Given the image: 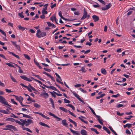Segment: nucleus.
Listing matches in <instances>:
<instances>
[{
	"instance_id": "obj_44",
	"label": "nucleus",
	"mask_w": 135,
	"mask_h": 135,
	"mask_svg": "<svg viewBox=\"0 0 135 135\" xmlns=\"http://www.w3.org/2000/svg\"><path fill=\"white\" fill-rule=\"evenodd\" d=\"M64 101L65 103H69L70 102V101H69L68 100H67L66 98L64 99Z\"/></svg>"
},
{
	"instance_id": "obj_14",
	"label": "nucleus",
	"mask_w": 135,
	"mask_h": 135,
	"mask_svg": "<svg viewBox=\"0 0 135 135\" xmlns=\"http://www.w3.org/2000/svg\"><path fill=\"white\" fill-rule=\"evenodd\" d=\"M61 123L63 126H65L66 127H68V124L67 123V122L66 120L64 119L62 120Z\"/></svg>"
},
{
	"instance_id": "obj_9",
	"label": "nucleus",
	"mask_w": 135,
	"mask_h": 135,
	"mask_svg": "<svg viewBox=\"0 0 135 135\" xmlns=\"http://www.w3.org/2000/svg\"><path fill=\"white\" fill-rule=\"evenodd\" d=\"M92 17L94 22H96L97 21L99 20V17L96 15H93L92 16Z\"/></svg>"
},
{
	"instance_id": "obj_2",
	"label": "nucleus",
	"mask_w": 135,
	"mask_h": 135,
	"mask_svg": "<svg viewBox=\"0 0 135 135\" xmlns=\"http://www.w3.org/2000/svg\"><path fill=\"white\" fill-rule=\"evenodd\" d=\"M36 35L38 37L40 38L41 37L45 36L46 35V33L45 32H41L40 30L39 29L37 30Z\"/></svg>"
},
{
	"instance_id": "obj_16",
	"label": "nucleus",
	"mask_w": 135,
	"mask_h": 135,
	"mask_svg": "<svg viewBox=\"0 0 135 135\" xmlns=\"http://www.w3.org/2000/svg\"><path fill=\"white\" fill-rule=\"evenodd\" d=\"M80 133L82 135H87V132L84 129H82Z\"/></svg>"
},
{
	"instance_id": "obj_17",
	"label": "nucleus",
	"mask_w": 135,
	"mask_h": 135,
	"mask_svg": "<svg viewBox=\"0 0 135 135\" xmlns=\"http://www.w3.org/2000/svg\"><path fill=\"white\" fill-rule=\"evenodd\" d=\"M47 25L49 26L50 27L51 26L52 27L55 28V25L52 23H51L50 22H47Z\"/></svg>"
},
{
	"instance_id": "obj_48",
	"label": "nucleus",
	"mask_w": 135,
	"mask_h": 135,
	"mask_svg": "<svg viewBox=\"0 0 135 135\" xmlns=\"http://www.w3.org/2000/svg\"><path fill=\"white\" fill-rule=\"evenodd\" d=\"M10 117H13L14 118H18V117L15 116L13 113L11 114V115H10Z\"/></svg>"
},
{
	"instance_id": "obj_36",
	"label": "nucleus",
	"mask_w": 135,
	"mask_h": 135,
	"mask_svg": "<svg viewBox=\"0 0 135 135\" xmlns=\"http://www.w3.org/2000/svg\"><path fill=\"white\" fill-rule=\"evenodd\" d=\"M56 17L55 16H52L50 18V20L52 21V22H53L55 19H56Z\"/></svg>"
},
{
	"instance_id": "obj_7",
	"label": "nucleus",
	"mask_w": 135,
	"mask_h": 135,
	"mask_svg": "<svg viewBox=\"0 0 135 135\" xmlns=\"http://www.w3.org/2000/svg\"><path fill=\"white\" fill-rule=\"evenodd\" d=\"M40 96H43L45 98H47L49 97V95L46 92L44 93H42L40 95Z\"/></svg>"
},
{
	"instance_id": "obj_62",
	"label": "nucleus",
	"mask_w": 135,
	"mask_h": 135,
	"mask_svg": "<svg viewBox=\"0 0 135 135\" xmlns=\"http://www.w3.org/2000/svg\"><path fill=\"white\" fill-rule=\"evenodd\" d=\"M49 101L51 102V104H54L53 100L51 98H49Z\"/></svg>"
},
{
	"instance_id": "obj_33",
	"label": "nucleus",
	"mask_w": 135,
	"mask_h": 135,
	"mask_svg": "<svg viewBox=\"0 0 135 135\" xmlns=\"http://www.w3.org/2000/svg\"><path fill=\"white\" fill-rule=\"evenodd\" d=\"M90 129L92 131H94L97 134H99V133L97 131L96 129L93 128H90Z\"/></svg>"
},
{
	"instance_id": "obj_52",
	"label": "nucleus",
	"mask_w": 135,
	"mask_h": 135,
	"mask_svg": "<svg viewBox=\"0 0 135 135\" xmlns=\"http://www.w3.org/2000/svg\"><path fill=\"white\" fill-rule=\"evenodd\" d=\"M0 32H1L5 36H6V33L1 29H0Z\"/></svg>"
},
{
	"instance_id": "obj_26",
	"label": "nucleus",
	"mask_w": 135,
	"mask_h": 135,
	"mask_svg": "<svg viewBox=\"0 0 135 135\" xmlns=\"http://www.w3.org/2000/svg\"><path fill=\"white\" fill-rule=\"evenodd\" d=\"M49 88H50L51 89H52V90H55V91L59 92V91H57V90L53 86H49Z\"/></svg>"
},
{
	"instance_id": "obj_3",
	"label": "nucleus",
	"mask_w": 135,
	"mask_h": 135,
	"mask_svg": "<svg viewBox=\"0 0 135 135\" xmlns=\"http://www.w3.org/2000/svg\"><path fill=\"white\" fill-rule=\"evenodd\" d=\"M0 102L4 105H6L11 107V106L8 104L5 98L2 96H1L0 98Z\"/></svg>"
},
{
	"instance_id": "obj_41",
	"label": "nucleus",
	"mask_w": 135,
	"mask_h": 135,
	"mask_svg": "<svg viewBox=\"0 0 135 135\" xmlns=\"http://www.w3.org/2000/svg\"><path fill=\"white\" fill-rule=\"evenodd\" d=\"M6 65H8V66H9V67H13V68H15L14 67V66L13 65V64H12L11 63H6Z\"/></svg>"
},
{
	"instance_id": "obj_54",
	"label": "nucleus",
	"mask_w": 135,
	"mask_h": 135,
	"mask_svg": "<svg viewBox=\"0 0 135 135\" xmlns=\"http://www.w3.org/2000/svg\"><path fill=\"white\" fill-rule=\"evenodd\" d=\"M85 69L84 67H82L80 69V71H82V72H85L86 71V70H85Z\"/></svg>"
},
{
	"instance_id": "obj_11",
	"label": "nucleus",
	"mask_w": 135,
	"mask_h": 135,
	"mask_svg": "<svg viewBox=\"0 0 135 135\" xmlns=\"http://www.w3.org/2000/svg\"><path fill=\"white\" fill-rule=\"evenodd\" d=\"M96 116L98 118V120L99 122V123L102 125L103 124V123L102 122L103 121V120L100 118V117L99 116L96 115Z\"/></svg>"
},
{
	"instance_id": "obj_22",
	"label": "nucleus",
	"mask_w": 135,
	"mask_h": 135,
	"mask_svg": "<svg viewBox=\"0 0 135 135\" xmlns=\"http://www.w3.org/2000/svg\"><path fill=\"white\" fill-rule=\"evenodd\" d=\"M9 53L10 54H11L13 56L17 58L18 59H20V57L18 55H17L15 54H14V53H13L12 52H9Z\"/></svg>"
},
{
	"instance_id": "obj_31",
	"label": "nucleus",
	"mask_w": 135,
	"mask_h": 135,
	"mask_svg": "<svg viewBox=\"0 0 135 135\" xmlns=\"http://www.w3.org/2000/svg\"><path fill=\"white\" fill-rule=\"evenodd\" d=\"M33 105L36 108H39L41 107V106L40 105H39L37 103L33 104Z\"/></svg>"
},
{
	"instance_id": "obj_4",
	"label": "nucleus",
	"mask_w": 135,
	"mask_h": 135,
	"mask_svg": "<svg viewBox=\"0 0 135 135\" xmlns=\"http://www.w3.org/2000/svg\"><path fill=\"white\" fill-rule=\"evenodd\" d=\"M72 92L74 96L76 97L79 100L83 103L84 102L83 101L80 97L79 96L78 94H76L75 91H72Z\"/></svg>"
},
{
	"instance_id": "obj_23",
	"label": "nucleus",
	"mask_w": 135,
	"mask_h": 135,
	"mask_svg": "<svg viewBox=\"0 0 135 135\" xmlns=\"http://www.w3.org/2000/svg\"><path fill=\"white\" fill-rule=\"evenodd\" d=\"M59 108L61 110L65 112L66 113L67 112L68 110H67L65 108L63 107H59Z\"/></svg>"
},
{
	"instance_id": "obj_59",
	"label": "nucleus",
	"mask_w": 135,
	"mask_h": 135,
	"mask_svg": "<svg viewBox=\"0 0 135 135\" xmlns=\"http://www.w3.org/2000/svg\"><path fill=\"white\" fill-rule=\"evenodd\" d=\"M18 72L20 73H22L23 72V71L21 68L20 67H19Z\"/></svg>"
},
{
	"instance_id": "obj_42",
	"label": "nucleus",
	"mask_w": 135,
	"mask_h": 135,
	"mask_svg": "<svg viewBox=\"0 0 135 135\" xmlns=\"http://www.w3.org/2000/svg\"><path fill=\"white\" fill-rule=\"evenodd\" d=\"M88 107L89 108V109H90V110H91V111L92 112V113H93V114H94V115H95L96 116V115H97L95 112H94V110L93 109H92V108L90 107V106H89Z\"/></svg>"
},
{
	"instance_id": "obj_56",
	"label": "nucleus",
	"mask_w": 135,
	"mask_h": 135,
	"mask_svg": "<svg viewBox=\"0 0 135 135\" xmlns=\"http://www.w3.org/2000/svg\"><path fill=\"white\" fill-rule=\"evenodd\" d=\"M79 90L82 92L83 93H86V91L82 88H80L79 89Z\"/></svg>"
},
{
	"instance_id": "obj_10",
	"label": "nucleus",
	"mask_w": 135,
	"mask_h": 135,
	"mask_svg": "<svg viewBox=\"0 0 135 135\" xmlns=\"http://www.w3.org/2000/svg\"><path fill=\"white\" fill-rule=\"evenodd\" d=\"M70 129L73 134H75L74 135H80L78 131H74L71 128H70Z\"/></svg>"
},
{
	"instance_id": "obj_49",
	"label": "nucleus",
	"mask_w": 135,
	"mask_h": 135,
	"mask_svg": "<svg viewBox=\"0 0 135 135\" xmlns=\"http://www.w3.org/2000/svg\"><path fill=\"white\" fill-rule=\"evenodd\" d=\"M42 12L43 15H46L47 14V12L45 10H43L42 11Z\"/></svg>"
},
{
	"instance_id": "obj_47",
	"label": "nucleus",
	"mask_w": 135,
	"mask_h": 135,
	"mask_svg": "<svg viewBox=\"0 0 135 135\" xmlns=\"http://www.w3.org/2000/svg\"><path fill=\"white\" fill-rule=\"evenodd\" d=\"M11 129H13L14 131H17V130L16 127L12 125L11 126Z\"/></svg>"
},
{
	"instance_id": "obj_19",
	"label": "nucleus",
	"mask_w": 135,
	"mask_h": 135,
	"mask_svg": "<svg viewBox=\"0 0 135 135\" xmlns=\"http://www.w3.org/2000/svg\"><path fill=\"white\" fill-rule=\"evenodd\" d=\"M103 129L105 130L108 133V134H109L110 133V132L109 131V130L107 128V127H105L103 126Z\"/></svg>"
},
{
	"instance_id": "obj_50",
	"label": "nucleus",
	"mask_w": 135,
	"mask_h": 135,
	"mask_svg": "<svg viewBox=\"0 0 135 135\" xmlns=\"http://www.w3.org/2000/svg\"><path fill=\"white\" fill-rule=\"evenodd\" d=\"M112 6L111 3H109L108 5H107L106 6V7L107 8V9L109 8Z\"/></svg>"
},
{
	"instance_id": "obj_58",
	"label": "nucleus",
	"mask_w": 135,
	"mask_h": 135,
	"mask_svg": "<svg viewBox=\"0 0 135 135\" xmlns=\"http://www.w3.org/2000/svg\"><path fill=\"white\" fill-rule=\"evenodd\" d=\"M22 117H23L26 118H29V117H30V116L28 115L24 114L22 113Z\"/></svg>"
},
{
	"instance_id": "obj_28",
	"label": "nucleus",
	"mask_w": 135,
	"mask_h": 135,
	"mask_svg": "<svg viewBox=\"0 0 135 135\" xmlns=\"http://www.w3.org/2000/svg\"><path fill=\"white\" fill-rule=\"evenodd\" d=\"M55 74L56 76L57 79H58L59 80H62L61 77L57 73H55Z\"/></svg>"
},
{
	"instance_id": "obj_8",
	"label": "nucleus",
	"mask_w": 135,
	"mask_h": 135,
	"mask_svg": "<svg viewBox=\"0 0 135 135\" xmlns=\"http://www.w3.org/2000/svg\"><path fill=\"white\" fill-rule=\"evenodd\" d=\"M11 126H12V125H7L5 126V128H2V129L3 130H11Z\"/></svg>"
},
{
	"instance_id": "obj_61",
	"label": "nucleus",
	"mask_w": 135,
	"mask_h": 135,
	"mask_svg": "<svg viewBox=\"0 0 135 135\" xmlns=\"http://www.w3.org/2000/svg\"><path fill=\"white\" fill-rule=\"evenodd\" d=\"M123 105L122 104H119L117 105V107L118 108H119L120 107H123Z\"/></svg>"
},
{
	"instance_id": "obj_46",
	"label": "nucleus",
	"mask_w": 135,
	"mask_h": 135,
	"mask_svg": "<svg viewBox=\"0 0 135 135\" xmlns=\"http://www.w3.org/2000/svg\"><path fill=\"white\" fill-rule=\"evenodd\" d=\"M109 128H110V129L111 131L113 132L114 134H116V132H115L113 129L110 126H109Z\"/></svg>"
},
{
	"instance_id": "obj_60",
	"label": "nucleus",
	"mask_w": 135,
	"mask_h": 135,
	"mask_svg": "<svg viewBox=\"0 0 135 135\" xmlns=\"http://www.w3.org/2000/svg\"><path fill=\"white\" fill-rule=\"evenodd\" d=\"M11 101L13 103H14V104H15L16 105H17V103H16V102L15 100H14V99H11Z\"/></svg>"
},
{
	"instance_id": "obj_40",
	"label": "nucleus",
	"mask_w": 135,
	"mask_h": 135,
	"mask_svg": "<svg viewBox=\"0 0 135 135\" xmlns=\"http://www.w3.org/2000/svg\"><path fill=\"white\" fill-rule=\"evenodd\" d=\"M24 56L28 60H30V58L29 56L27 55L26 54H24Z\"/></svg>"
},
{
	"instance_id": "obj_64",
	"label": "nucleus",
	"mask_w": 135,
	"mask_h": 135,
	"mask_svg": "<svg viewBox=\"0 0 135 135\" xmlns=\"http://www.w3.org/2000/svg\"><path fill=\"white\" fill-rule=\"evenodd\" d=\"M50 93H51L52 96L54 97V98H55L56 97V95H55V93H54L53 91V92H50Z\"/></svg>"
},
{
	"instance_id": "obj_57",
	"label": "nucleus",
	"mask_w": 135,
	"mask_h": 135,
	"mask_svg": "<svg viewBox=\"0 0 135 135\" xmlns=\"http://www.w3.org/2000/svg\"><path fill=\"white\" fill-rule=\"evenodd\" d=\"M69 113L71 115H72L73 116L75 117H76V116L74 115V114L71 112H70V111H68Z\"/></svg>"
},
{
	"instance_id": "obj_37",
	"label": "nucleus",
	"mask_w": 135,
	"mask_h": 135,
	"mask_svg": "<svg viewBox=\"0 0 135 135\" xmlns=\"http://www.w3.org/2000/svg\"><path fill=\"white\" fill-rule=\"evenodd\" d=\"M34 76L38 78L40 80L43 81H44V80L42 78H41L38 75H34Z\"/></svg>"
},
{
	"instance_id": "obj_25",
	"label": "nucleus",
	"mask_w": 135,
	"mask_h": 135,
	"mask_svg": "<svg viewBox=\"0 0 135 135\" xmlns=\"http://www.w3.org/2000/svg\"><path fill=\"white\" fill-rule=\"evenodd\" d=\"M10 77L12 81L14 82H17L16 79L11 75H10Z\"/></svg>"
},
{
	"instance_id": "obj_43",
	"label": "nucleus",
	"mask_w": 135,
	"mask_h": 135,
	"mask_svg": "<svg viewBox=\"0 0 135 135\" xmlns=\"http://www.w3.org/2000/svg\"><path fill=\"white\" fill-rule=\"evenodd\" d=\"M18 27L19 29L21 30L22 31L24 30L25 29V28L24 27H22L20 25H19L18 26Z\"/></svg>"
},
{
	"instance_id": "obj_55",
	"label": "nucleus",
	"mask_w": 135,
	"mask_h": 135,
	"mask_svg": "<svg viewBox=\"0 0 135 135\" xmlns=\"http://www.w3.org/2000/svg\"><path fill=\"white\" fill-rule=\"evenodd\" d=\"M94 126L97 127L99 129L101 128L102 127V126L99 125H95Z\"/></svg>"
},
{
	"instance_id": "obj_32",
	"label": "nucleus",
	"mask_w": 135,
	"mask_h": 135,
	"mask_svg": "<svg viewBox=\"0 0 135 135\" xmlns=\"http://www.w3.org/2000/svg\"><path fill=\"white\" fill-rule=\"evenodd\" d=\"M101 71L102 73L104 74H106V71L103 68H102L101 69Z\"/></svg>"
},
{
	"instance_id": "obj_1",
	"label": "nucleus",
	"mask_w": 135,
	"mask_h": 135,
	"mask_svg": "<svg viewBox=\"0 0 135 135\" xmlns=\"http://www.w3.org/2000/svg\"><path fill=\"white\" fill-rule=\"evenodd\" d=\"M20 121L23 123V127L25 125L26 126H28L31 124L33 123V121L30 119H25L23 120L21 119H19Z\"/></svg>"
},
{
	"instance_id": "obj_35",
	"label": "nucleus",
	"mask_w": 135,
	"mask_h": 135,
	"mask_svg": "<svg viewBox=\"0 0 135 135\" xmlns=\"http://www.w3.org/2000/svg\"><path fill=\"white\" fill-rule=\"evenodd\" d=\"M132 124H126L125 125H124L123 126L124 128H126V127H127L128 128L130 127Z\"/></svg>"
},
{
	"instance_id": "obj_29",
	"label": "nucleus",
	"mask_w": 135,
	"mask_h": 135,
	"mask_svg": "<svg viewBox=\"0 0 135 135\" xmlns=\"http://www.w3.org/2000/svg\"><path fill=\"white\" fill-rule=\"evenodd\" d=\"M7 120L9 121L12 122H14L16 120L12 118H7Z\"/></svg>"
},
{
	"instance_id": "obj_20",
	"label": "nucleus",
	"mask_w": 135,
	"mask_h": 135,
	"mask_svg": "<svg viewBox=\"0 0 135 135\" xmlns=\"http://www.w3.org/2000/svg\"><path fill=\"white\" fill-rule=\"evenodd\" d=\"M39 124L42 126L47 127L48 128H50V127L48 126L47 125L43 122H40L39 123Z\"/></svg>"
},
{
	"instance_id": "obj_30",
	"label": "nucleus",
	"mask_w": 135,
	"mask_h": 135,
	"mask_svg": "<svg viewBox=\"0 0 135 135\" xmlns=\"http://www.w3.org/2000/svg\"><path fill=\"white\" fill-rule=\"evenodd\" d=\"M31 79H32V80L36 81V82H38V83H39V84H42V83L40 81H39L38 80L35 79H34V78H33L32 77H31Z\"/></svg>"
},
{
	"instance_id": "obj_53",
	"label": "nucleus",
	"mask_w": 135,
	"mask_h": 135,
	"mask_svg": "<svg viewBox=\"0 0 135 135\" xmlns=\"http://www.w3.org/2000/svg\"><path fill=\"white\" fill-rule=\"evenodd\" d=\"M117 114L118 115L120 116H121L124 114V113H120L118 111L117 112Z\"/></svg>"
},
{
	"instance_id": "obj_15",
	"label": "nucleus",
	"mask_w": 135,
	"mask_h": 135,
	"mask_svg": "<svg viewBox=\"0 0 135 135\" xmlns=\"http://www.w3.org/2000/svg\"><path fill=\"white\" fill-rule=\"evenodd\" d=\"M33 61L34 63L38 67L39 69H42V67L40 65L39 63L37 62L35 60V59H34L33 60Z\"/></svg>"
},
{
	"instance_id": "obj_6",
	"label": "nucleus",
	"mask_w": 135,
	"mask_h": 135,
	"mask_svg": "<svg viewBox=\"0 0 135 135\" xmlns=\"http://www.w3.org/2000/svg\"><path fill=\"white\" fill-rule=\"evenodd\" d=\"M20 77L22 79H24V80H26L27 81H31L32 80L31 79V77L30 78H28L26 77L25 76H20Z\"/></svg>"
},
{
	"instance_id": "obj_34",
	"label": "nucleus",
	"mask_w": 135,
	"mask_h": 135,
	"mask_svg": "<svg viewBox=\"0 0 135 135\" xmlns=\"http://www.w3.org/2000/svg\"><path fill=\"white\" fill-rule=\"evenodd\" d=\"M78 118L80 119L82 122H84L85 123L87 124L88 123V122L87 121H85L83 119L81 118L80 117H79Z\"/></svg>"
},
{
	"instance_id": "obj_63",
	"label": "nucleus",
	"mask_w": 135,
	"mask_h": 135,
	"mask_svg": "<svg viewBox=\"0 0 135 135\" xmlns=\"http://www.w3.org/2000/svg\"><path fill=\"white\" fill-rule=\"evenodd\" d=\"M56 80L57 81L60 83L62 85H63L64 84H63V83L62 82H61V80H59L58 79H56Z\"/></svg>"
},
{
	"instance_id": "obj_51",
	"label": "nucleus",
	"mask_w": 135,
	"mask_h": 135,
	"mask_svg": "<svg viewBox=\"0 0 135 135\" xmlns=\"http://www.w3.org/2000/svg\"><path fill=\"white\" fill-rule=\"evenodd\" d=\"M15 46L16 47L17 49L18 50L20 51V47L19 45H16Z\"/></svg>"
},
{
	"instance_id": "obj_21",
	"label": "nucleus",
	"mask_w": 135,
	"mask_h": 135,
	"mask_svg": "<svg viewBox=\"0 0 135 135\" xmlns=\"http://www.w3.org/2000/svg\"><path fill=\"white\" fill-rule=\"evenodd\" d=\"M15 122L18 123V124H19L20 125H21L22 127H23V123L22 122L20 121V120H16Z\"/></svg>"
},
{
	"instance_id": "obj_12",
	"label": "nucleus",
	"mask_w": 135,
	"mask_h": 135,
	"mask_svg": "<svg viewBox=\"0 0 135 135\" xmlns=\"http://www.w3.org/2000/svg\"><path fill=\"white\" fill-rule=\"evenodd\" d=\"M87 16V12L86 11L84 10V11L83 15L81 18V20H84L85 18Z\"/></svg>"
},
{
	"instance_id": "obj_45",
	"label": "nucleus",
	"mask_w": 135,
	"mask_h": 135,
	"mask_svg": "<svg viewBox=\"0 0 135 135\" xmlns=\"http://www.w3.org/2000/svg\"><path fill=\"white\" fill-rule=\"evenodd\" d=\"M18 15L21 18H23L24 17V16L23 15V12H22L21 13H19Z\"/></svg>"
},
{
	"instance_id": "obj_27",
	"label": "nucleus",
	"mask_w": 135,
	"mask_h": 135,
	"mask_svg": "<svg viewBox=\"0 0 135 135\" xmlns=\"http://www.w3.org/2000/svg\"><path fill=\"white\" fill-rule=\"evenodd\" d=\"M59 16L60 17L63 19L65 20H68L65 18L64 17H62V13L61 11H60L59 12Z\"/></svg>"
},
{
	"instance_id": "obj_5",
	"label": "nucleus",
	"mask_w": 135,
	"mask_h": 135,
	"mask_svg": "<svg viewBox=\"0 0 135 135\" xmlns=\"http://www.w3.org/2000/svg\"><path fill=\"white\" fill-rule=\"evenodd\" d=\"M48 114L51 116H53L55 118H56L57 119L56 120L57 121H61V120H62L60 118L56 116L55 114L51 112H49Z\"/></svg>"
},
{
	"instance_id": "obj_18",
	"label": "nucleus",
	"mask_w": 135,
	"mask_h": 135,
	"mask_svg": "<svg viewBox=\"0 0 135 135\" xmlns=\"http://www.w3.org/2000/svg\"><path fill=\"white\" fill-rule=\"evenodd\" d=\"M69 122L73 123L75 127H76L77 126V124L73 120L70 118H69Z\"/></svg>"
},
{
	"instance_id": "obj_24",
	"label": "nucleus",
	"mask_w": 135,
	"mask_h": 135,
	"mask_svg": "<svg viewBox=\"0 0 135 135\" xmlns=\"http://www.w3.org/2000/svg\"><path fill=\"white\" fill-rule=\"evenodd\" d=\"M22 129L23 130H26L28 132H29L30 133H32V131L28 128L24 127H23Z\"/></svg>"
},
{
	"instance_id": "obj_39",
	"label": "nucleus",
	"mask_w": 135,
	"mask_h": 135,
	"mask_svg": "<svg viewBox=\"0 0 135 135\" xmlns=\"http://www.w3.org/2000/svg\"><path fill=\"white\" fill-rule=\"evenodd\" d=\"M41 116L44 118L46 119H50L49 117L45 116V115L43 114L42 113H41Z\"/></svg>"
},
{
	"instance_id": "obj_13",
	"label": "nucleus",
	"mask_w": 135,
	"mask_h": 135,
	"mask_svg": "<svg viewBox=\"0 0 135 135\" xmlns=\"http://www.w3.org/2000/svg\"><path fill=\"white\" fill-rule=\"evenodd\" d=\"M15 97L16 99L19 102L21 101H23V98L21 96H20L19 97H18L15 95Z\"/></svg>"
},
{
	"instance_id": "obj_38",
	"label": "nucleus",
	"mask_w": 135,
	"mask_h": 135,
	"mask_svg": "<svg viewBox=\"0 0 135 135\" xmlns=\"http://www.w3.org/2000/svg\"><path fill=\"white\" fill-rule=\"evenodd\" d=\"M67 106L71 108H72V109L73 110H74L75 109V108L74 107V106H73L71 104H68L67 105Z\"/></svg>"
}]
</instances>
